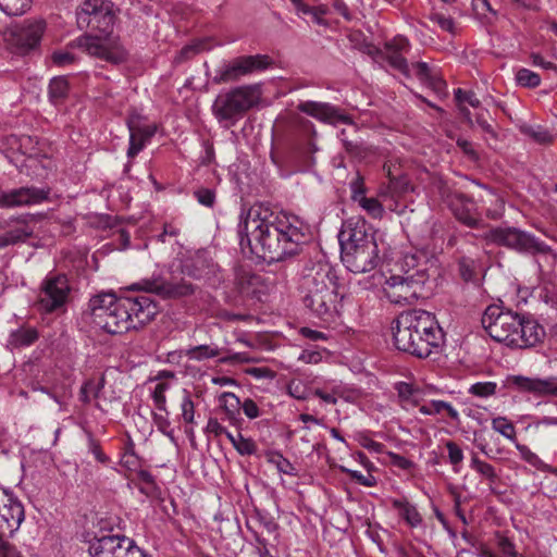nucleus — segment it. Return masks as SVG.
<instances>
[{
    "label": "nucleus",
    "instance_id": "46",
    "mask_svg": "<svg viewBox=\"0 0 557 557\" xmlns=\"http://www.w3.org/2000/svg\"><path fill=\"white\" fill-rule=\"evenodd\" d=\"M455 100L457 103H468L472 108H480L481 101L472 90H463L461 88H457L455 90Z\"/></svg>",
    "mask_w": 557,
    "mask_h": 557
},
{
    "label": "nucleus",
    "instance_id": "57",
    "mask_svg": "<svg viewBox=\"0 0 557 557\" xmlns=\"http://www.w3.org/2000/svg\"><path fill=\"white\" fill-rule=\"evenodd\" d=\"M195 197L197 198L198 202L206 206V207H212L215 200V195L211 189L208 188H201L197 191H195Z\"/></svg>",
    "mask_w": 557,
    "mask_h": 557
},
{
    "label": "nucleus",
    "instance_id": "25",
    "mask_svg": "<svg viewBox=\"0 0 557 557\" xmlns=\"http://www.w3.org/2000/svg\"><path fill=\"white\" fill-rule=\"evenodd\" d=\"M392 506L396 509L399 516L411 527L417 528L422 523V517L417 507L409 503L406 498H395L392 500Z\"/></svg>",
    "mask_w": 557,
    "mask_h": 557
},
{
    "label": "nucleus",
    "instance_id": "21",
    "mask_svg": "<svg viewBox=\"0 0 557 557\" xmlns=\"http://www.w3.org/2000/svg\"><path fill=\"white\" fill-rule=\"evenodd\" d=\"M298 110L324 123L336 125L337 123L354 124L352 119L341 112L338 108L327 102L302 101Z\"/></svg>",
    "mask_w": 557,
    "mask_h": 557
},
{
    "label": "nucleus",
    "instance_id": "40",
    "mask_svg": "<svg viewBox=\"0 0 557 557\" xmlns=\"http://www.w3.org/2000/svg\"><path fill=\"white\" fill-rule=\"evenodd\" d=\"M181 410L184 422L189 424L195 423V404L191 400L189 392L186 389L183 391Z\"/></svg>",
    "mask_w": 557,
    "mask_h": 557
},
{
    "label": "nucleus",
    "instance_id": "52",
    "mask_svg": "<svg viewBox=\"0 0 557 557\" xmlns=\"http://www.w3.org/2000/svg\"><path fill=\"white\" fill-rule=\"evenodd\" d=\"M51 60L58 66H65L73 64L76 61V57L69 50H59L52 53Z\"/></svg>",
    "mask_w": 557,
    "mask_h": 557
},
{
    "label": "nucleus",
    "instance_id": "35",
    "mask_svg": "<svg viewBox=\"0 0 557 557\" xmlns=\"http://www.w3.org/2000/svg\"><path fill=\"white\" fill-rule=\"evenodd\" d=\"M521 132L531 137L534 141L539 144H548L553 140V136L549 131L540 125H525L521 127Z\"/></svg>",
    "mask_w": 557,
    "mask_h": 557
},
{
    "label": "nucleus",
    "instance_id": "48",
    "mask_svg": "<svg viewBox=\"0 0 557 557\" xmlns=\"http://www.w3.org/2000/svg\"><path fill=\"white\" fill-rule=\"evenodd\" d=\"M497 546L506 557H520L522 554L518 553L515 543L507 536L499 535Z\"/></svg>",
    "mask_w": 557,
    "mask_h": 557
},
{
    "label": "nucleus",
    "instance_id": "32",
    "mask_svg": "<svg viewBox=\"0 0 557 557\" xmlns=\"http://www.w3.org/2000/svg\"><path fill=\"white\" fill-rule=\"evenodd\" d=\"M470 467L491 483H495L498 479L495 468L491 463L481 460L476 454L472 455Z\"/></svg>",
    "mask_w": 557,
    "mask_h": 557
},
{
    "label": "nucleus",
    "instance_id": "12",
    "mask_svg": "<svg viewBox=\"0 0 557 557\" xmlns=\"http://www.w3.org/2000/svg\"><path fill=\"white\" fill-rule=\"evenodd\" d=\"M272 60L267 54L242 55L228 62H224L215 70L213 82L226 84L240 79L253 72L268 69Z\"/></svg>",
    "mask_w": 557,
    "mask_h": 557
},
{
    "label": "nucleus",
    "instance_id": "18",
    "mask_svg": "<svg viewBox=\"0 0 557 557\" xmlns=\"http://www.w3.org/2000/svg\"><path fill=\"white\" fill-rule=\"evenodd\" d=\"M25 519V510L21 500L8 492L7 500L0 504V536H12Z\"/></svg>",
    "mask_w": 557,
    "mask_h": 557
},
{
    "label": "nucleus",
    "instance_id": "51",
    "mask_svg": "<svg viewBox=\"0 0 557 557\" xmlns=\"http://www.w3.org/2000/svg\"><path fill=\"white\" fill-rule=\"evenodd\" d=\"M235 449L238 454L245 456L253 455L257 450L256 444L252 440L244 437L240 433L237 434V445Z\"/></svg>",
    "mask_w": 557,
    "mask_h": 557
},
{
    "label": "nucleus",
    "instance_id": "64",
    "mask_svg": "<svg viewBox=\"0 0 557 557\" xmlns=\"http://www.w3.org/2000/svg\"><path fill=\"white\" fill-rule=\"evenodd\" d=\"M206 432L220 436L226 433V429L215 418H210L206 426Z\"/></svg>",
    "mask_w": 557,
    "mask_h": 557
},
{
    "label": "nucleus",
    "instance_id": "63",
    "mask_svg": "<svg viewBox=\"0 0 557 557\" xmlns=\"http://www.w3.org/2000/svg\"><path fill=\"white\" fill-rule=\"evenodd\" d=\"M457 146L466 153L471 160H478L479 156L474 150L472 143L467 139L459 138L457 140Z\"/></svg>",
    "mask_w": 557,
    "mask_h": 557
},
{
    "label": "nucleus",
    "instance_id": "22",
    "mask_svg": "<svg viewBox=\"0 0 557 557\" xmlns=\"http://www.w3.org/2000/svg\"><path fill=\"white\" fill-rule=\"evenodd\" d=\"M449 206L458 221L469 227H475L479 222L475 202L467 195L456 193L450 197Z\"/></svg>",
    "mask_w": 557,
    "mask_h": 557
},
{
    "label": "nucleus",
    "instance_id": "5",
    "mask_svg": "<svg viewBox=\"0 0 557 557\" xmlns=\"http://www.w3.org/2000/svg\"><path fill=\"white\" fill-rule=\"evenodd\" d=\"M395 347L417 358H428L444 341L435 315L414 309L401 312L392 325Z\"/></svg>",
    "mask_w": 557,
    "mask_h": 557
},
{
    "label": "nucleus",
    "instance_id": "3",
    "mask_svg": "<svg viewBox=\"0 0 557 557\" xmlns=\"http://www.w3.org/2000/svg\"><path fill=\"white\" fill-rule=\"evenodd\" d=\"M300 282L302 302L310 313L327 326L337 325L344 294L332 264L322 257L308 260L302 268Z\"/></svg>",
    "mask_w": 557,
    "mask_h": 557
},
{
    "label": "nucleus",
    "instance_id": "11",
    "mask_svg": "<svg viewBox=\"0 0 557 557\" xmlns=\"http://www.w3.org/2000/svg\"><path fill=\"white\" fill-rule=\"evenodd\" d=\"M76 21L81 29L109 34L114 24L113 3L109 0H84L76 9Z\"/></svg>",
    "mask_w": 557,
    "mask_h": 557
},
{
    "label": "nucleus",
    "instance_id": "58",
    "mask_svg": "<svg viewBox=\"0 0 557 557\" xmlns=\"http://www.w3.org/2000/svg\"><path fill=\"white\" fill-rule=\"evenodd\" d=\"M389 462L399 469L409 470L413 467V462L408 458L396 453H388Z\"/></svg>",
    "mask_w": 557,
    "mask_h": 557
},
{
    "label": "nucleus",
    "instance_id": "56",
    "mask_svg": "<svg viewBox=\"0 0 557 557\" xmlns=\"http://www.w3.org/2000/svg\"><path fill=\"white\" fill-rule=\"evenodd\" d=\"M446 448L448 451V458L453 466H458L463 460V453L461 448L451 441L446 443Z\"/></svg>",
    "mask_w": 557,
    "mask_h": 557
},
{
    "label": "nucleus",
    "instance_id": "36",
    "mask_svg": "<svg viewBox=\"0 0 557 557\" xmlns=\"http://www.w3.org/2000/svg\"><path fill=\"white\" fill-rule=\"evenodd\" d=\"M269 462L274 465L280 473L296 476L298 474L295 466L280 453L269 456Z\"/></svg>",
    "mask_w": 557,
    "mask_h": 557
},
{
    "label": "nucleus",
    "instance_id": "9",
    "mask_svg": "<svg viewBox=\"0 0 557 557\" xmlns=\"http://www.w3.org/2000/svg\"><path fill=\"white\" fill-rule=\"evenodd\" d=\"M67 48H78L91 57L112 64L123 63L127 59V51L120 40L109 36L83 35L72 40Z\"/></svg>",
    "mask_w": 557,
    "mask_h": 557
},
{
    "label": "nucleus",
    "instance_id": "61",
    "mask_svg": "<svg viewBox=\"0 0 557 557\" xmlns=\"http://www.w3.org/2000/svg\"><path fill=\"white\" fill-rule=\"evenodd\" d=\"M242 408L245 416L249 419H256L260 414V410L257 404L250 398L245 399V401L242 405Z\"/></svg>",
    "mask_w": 557,
    "mask_h": 557
},
{
    "label": "nucleus",
    "instance_id": "53",
    "mask_svg": "<svg viewBox=\"0 0 557 557\" xmlns=\"http://www.w3.org/2000/svg\"><path fill=\"white\" fill-rule=\"evenodd\" d=\"M431 409L434 411V413H440L445 410L451 420H459L458 411L449 403L443 400H432Z\"/></svg>",
    "mask_w": 557,
    "mask_h": 557
},
{
    "label": "nucleus",
    "instance_id": "8",
    "mask_svg": "<svg viewBox=\"0 0 557 557\" xmlns=\"http://www.w3.org/2000/svg\"><path fill=\"white\" fill-rule=\"evenodd\" d=\"M426 278L424 269H417L414 273L405 276L391 275L385 280L383 293L392 304L410 305L422 296Z\"/></svg>",
    "mask_w": 557,
    "mask_h": 557
},
{
    "label": "nucleus",
    "instance_id": "4",
    "mask_svg": "<svg viewBox=\"0 0 557 557\" xmlns=\"http://www.w3.org/2000/svg\"><path fill=\"white\" fill-rule=\"evenodd\" d=\"M481 321L491 338L510 348L536 347L546 335L544 327L532 315L497 305L488 306Z\"/></svg>",
    "mask_w": 557,
    "mask_h": 557
},
{
    "label": "nucleus",
    "instance_id": "31",
    "mask_svg": "<svg viewBox=\"0 0 557 557\" xmlns=\"http://www.w3.org/2000/svg\"><path fill=\"white\" fill-rule=\"evenodd\" d=\"M69 92V83L65 77H54L49 84V97L51 101L58 103L62 101Z\"/></svg>",
    "mask_w": 557,
    "mask_h": 557
},
{
    "label": "nucleus",
    "instance_id": "54",
    "mask_svg": "<svg viewBox=\"0 0 557 557\" xmlns=\"http://www.w3.org/2000/svg\"><path fill=\"white\" fill-rule=\"evenodd\" d=\"M385 49H393L403 53H408L410 49L409 40L404 36H396L385 44Z\"/></svg>",
    "mask_w": 557,
    "mask_h": 557
},
{
    "label": "nucleus",
    "instance_id": "62",
    "mask_svg": "<svg viewBox=\"0 0 557 557\" xmlns=\"http://www.w3.org/2000/svg\"><path fill=\"white\" fill-rule=\"evenodd\" d=\"M351 191H352V199L355 201L359 200L360 196H364V186H363V180L358 174L357 177L350 183Z\"/></svg>",
    "mask_w": 557,
    "mask_h": 557
},
{
    "label": "nucleus",
    "instance_id": "49",
    "mask_svg": "<svg viewBox=\"0 0 557 557\" xmlns=\"http://www.w3.org/2000/svg\"><path fill=\"white\" fill-rule=\"evenodd\" d=\"M483 133V137L488 146L498 140L497 124L493 121H488L478 126Z\"/></svg>",
    "mask_w": 557,
    "mask_h": 557
},
{
    "label": "nucleus",
    "instance_id": "29",
    "mask_svg": "<svg viewBox=\"0 0 557 557\" xmlns=\"http://www.w3.org/2000/svg\"><path fill=\"white\" fill-rule=\"evenodd\" d=\"M384 53L385 60L393 69L399 71L406 77H410V66L404 57L405 53L393 49H385Z\"/></svg>",
    "mask_w": 557,
    "mask_h": 557
},
{
    "label": "nucleus",
    "instance_id": "19",
    "mask_svg": "<svg viewBox=\"0 0 557 557\" xmlns=\"http://www.w3.org/2000/svg\"><path fill=\"white\" fill-rule=\"evenodd\" d=\"M50 188L21 187L10 191H0V208H15L39 205L48 200Z\"/></svg>",
    "mask_w": 557,
    "mask_h": 557
},
{
    "label": "nucleus",
    "instance_id": "55",
    "mask_svg": "<svg viewBox=\"0 0 557 557\" xmlns=\"http://www.w3.org/2000/svg\"><path fill=\"white\" fill-rule=\"evenodd\" d=\"M343 471L347 472L351 479H354L356 482L363 486L371 487L376 484L375 478L371 474L364 475L360 471L348 470L345 468H343Z\"/></svg>",
    "mask_w": 557,
    "mask_h": 557
},
{
    "label": "nucleus",
    "instance_id": "28",
    "mask_svg": "<svg viewBox=\"0 0 557 557\" xmlns=\"http://www.w3.org/2000/svg\"><path fill=\"white\" fill-rule=\"evenodd\" d=\"M220 355V349L216 346L199 345L190 347L186 350L185 356L189 360L203 361Z\"/></svg>",
    "mask_w": 557,
    "mask_h": 557
},
{
    "label": "nucleus",
    "instance_id": "2",
    "mask_svg": "<svg viewBox=\"0 0 557 557\" xmlns=\"http://www.w3.org/2000/svg\"><path fill=\"white\" fill-rule=\"evenodd\" d=\"M88 309L92 322L109 334L138 330L158 313L157 304L147 295L117 298L112 293H101L90 298Z\"/></svg>",
    "mask_w": 557,
    "mask_h": 557
},
{
    "label": "nucleus",
    "instance_id": "38",
    "mask_svg": "<svg viewBox=\"0 0 557 557\" xmlns=\"http://www.w3.org/2000/svg\"><path fill=\"white\" fill-rule=\"evenodd\" d=\"M516 81L520 86L527 88H535L541 84L540 75L524 67L517 71Z\"/></svg>",
    "mask_w": 557,
    "mask_h": 557
},
{
    "label": "nucleus",
    "instance_id": "27",
    "mask_svg": "<svg viewBox=\"0 0 557 557\" xmlns=\"http://www.w3.org/2000/svg\"><path fill=\"white\" fill-rule=\"evenodd\" d=\"M220 405L224 409L228 421L232 424H236L238 422L239 409L242 407L239 398L231 393L224 392L220 396Z\"/></svg>",
    "mask_w": 557,
    "mask_h": 557
},
{
    "label": "nucleus",
    "instance_id": "20",
    "mask_svg": "<svg viewBox=\"0 0 557 557\" xmlns=\"http://www.w3.org/2000/svg\"><path fill=\"white\" fill-rule=\"evenodd\" d=\"M131 540L119 534L102 535L90 543L88 550L91 557H125Z\"/></svg>",
    "mask_w": 557,
    "mask_h": 557
},
{
    "label": "nucleus",
    "instance_id": "34",
    "mask_svg": "<svg viewBox=\"0 0 557 557\" xmlns=\"http://www.w3.org/2000/svg\"><path fill=\"white\" fill-rule=\"evenodd\" d=\"M30 8V0H0V9L8 15H22Z\"/></svg>",
    "mask_w": 557,
    "mask_h": 557
},
{
    "label": "nucleus",
    "instance_id": "41",
    "mask_svg": "<svg viewBox=\"0 0 557 557\" xmlns=\"http://www.w3.org/2000/svg\"><path fill=\"white\" fill-rule=\"evenodd\" d=\"M497 384L495 382H478L469 387V393L481 397L487 398L496 394Z\"/></svg>",
    "mask_w": 557,
    "mask_h": 557
},
{
    "label": "nucleus",
    "instance_id": "37",
    "mask_svg": "<svg viewBox=\"0 0 557 557\" xmlns=\"http://www.w3.org/2000/svg\"><path fill=\"white\" fill-rule=\"evenodd\" d=\"M357 202L369 215L374 219H381L384 214V208L376 198L360 196Z\"/></svg>",
    "mask_w": 557,
    "mask_h": 557
},
{
    "label": "nucleus",
    "instance_id": "13",
    "mask_svg": "<svg viewBox=\"0 0 557 557\" xmlns=\"http://www.w3.org/2000/svg\"><path fill=\"white\" fill-rule=\"evenodd\" d=\"M69 293L70 286L64 275L47 277L42 283L37 306L40 311L53 312L64 306Z\"/></svg>",
    "mask_w": 557,
    "mask_h": 557
},
{
    "label": "nucleus",
    "instance_id": "60",
    "mask_svg": "<svg viewBox=\"0 0 557 557\" xmlns=\"http://www.w3.org/2000/svg\"><path fill=\"white\" fill-rule=\"evenodd\" d=\"M299 360L305 363H319L322 360V352L318 350L305 349L300 356Z\"/></svg>",
    "mask_w": 557,
    "mask_h": 557
},
{
    "label": "nucleus",
    "instance_id": "43",
    "mask_svg": "<svg viewBox=\"0 0 557 557\" xmlns=\"http://www.w3.org/2000/svg\"><path fill=\"white\" fill-rule=\"evenodd\" d=\"M338 137L343 141V146L345 150L355 158H360L363 156L364 149L362 147V144L358 140H348L346 138V131L342 129L338 134Z\"/></svg>",
    "mask_w": 557,
    "mask_h": 557
},
{
    "label": "nucleus",
    "instance_id": "15",
    "mask_svg": "<svg viewBox=\"0 0 557 557\" xmlns=\"http://www.w3.org/2000/svg\"><path fill=\"white\" fill-rule=\"evenodd\" d=\"M137 289H141L147 293H152L160 296L163 299H176L186 297L195 292V286L185 280H164L161 277L152 280H143L135 284Z\"/></svg>",
    "mask_w": 557,
    "mask_h": 557
},
{
    "label": "nucleus",
    "instance_id": "47",
    "mask_svg": "<svg viewBox=\"0 0 557 557\" xmlns=\"http://www.w3.org/2000/svg\"><path fill=\"white\" fill-rule=\"evenodd\" d=\"M87 447L88 450L95 456L97 461L100 463H108L109 458L101 450L100 443L89 432L87 433Z\"/></svg>",
    "mask_w": 557,
    "mask_h": 557
},
{
    "label": "nucleus",
    "instance_id": "39",
    "mask_svg": "<svg viewBox=\"0 0 557 557\" xmlns=\"http://www.w3.org/2000/svg\"><path fill=\"white\" fill-rule=\"evenodd\" d=\"M387 174L389 176L388 189L392 194V197H398L404 193H407L411 189L409 182L406 177H394L392 176L391 168H387Z\"/></svg>",
    "mask_w": 557,
    "mask_h": 557
},
{
    "label": "nucleus",
    "instance_id": "45",
    "mask_svg": "<svg viewBox=\"0 0 557 557\" xmlns=\"http://www.w3.org/2000/svg\"><path fill=\"white\" fill-rule=\"evenodd\" d=\"M287 393L289 396L299 400H305L310 395V392L308 391L306 385L299 380H292L287 384Z\"/></svg>",
    "mask_w": 557,
    "mask_h": 557
},
{
    "label": "nucleus",
    "instance_id": "14",
    "mask_svg": "<svg viewBox=\"0 0 557 557\" xmlns=\"http://www.w3.org/2000/svg\"><path fill=\"white\" fill-rule=\"evenodd\" d=\"M34 234L28 214L10 216L0 221V249L27 242Z\"/></svg>",
    "mask_w": 557,
    "mask_h": 557
},
{
    "label": "nucleus",
    "instance_id": "24",
    "mask_svg": "<svg viewBox=\"0 0 557 557\" xmlns=\"http://www.w3.org/2000/svg\"><path fill=\"white\" fill-rule=\"evenodd\" d=\"M410 66V77L414 75L423 85L432 88L435 92L442 94L446 89V83L436 73H434L428 63L416 62Z\"/></svg>",
    "mask_w": 557,
    "mask_h": 557
},
{
    "label": "nucleus",
    "instance_id": "1",
    "mask_svg": "<svg viewBox=\"0 0 557 557\" xmlns=\"http://www.w3.org/2000/svg\"><path fill=\"white\" fill-rule=\"evenodd\" d=\"M244 253L271 263L297 255L309 235V226L297 216L256 203L243 210L237 226Z\"/></svg>",
    "mask_w": 557,
    "mask_h": 557
},
{
    "label": "nucleus",
    "instance_id": "50",
    "mask_svg": "<svg viewBox=\"0 0 557 557\" xmlns=\"http://www.w3.org/2000/svg\"><path fill=\"white\" fill-rule=\"evenodd\" d=\"M516 448L520 451L521 457L524 461L530 463L531 466L541 469L543 466V461L540 459V457L530 450L529 447L525 445H521L519 443H516Z\"/></svg>",
    "mask_w": 557,
    "mask_h": 557
},
{
    "label": "nucleus",
    "instance_id": "44",
    "mask_svg": "<svg viewBox=\"0 0 557 557\" xmlns=\"http://www.w3.org/2000/svg\"><path fill=\"white\" fill-rule=\"evenodd\" d=\"M429 18L436 23L442 30L450 34L455 33V21L450 16H446L440 12H431Z\"/></svg>",
    "mask_w": 557,
    "mask_h": 557
},
{
    "label": "nucleus",
    "instance_id": "23",
    "mask_svg": "<svg viewBox=\"0 0 557 557\" xmlns=\"http://www.w3.org/2000/svg\"><path fill=\"white\" fill-rule=\"evenodd\" d=\"M129 129V147L127 149V157L134 158L137 156L146 143L156 134L157 126L149 125H135L132 121L127 123Z\"/></svg>",
    "mask_w": 557,
    "mask_h": 557
},
{
    "label": "nucleus",
    "instance_id": "16",
    "mask_svg": "<svg viewBox=\"0 0 557 557\" xmlns=\"http://www.w3.org/2000/svg\"><path fill=\"white\" fill-rule=\"evenodd\" d=\"M46 28L47 24L45 20L27 18L11 28L10 40L24 51L32 50L40 44Z\"/></svg>",
    "mask_w": 557,
    "mask_h": 557
},
{
    "label": "nucleus",
    "instance_id": "6",
    "mask_svg": "<svg viewBox=\"0 0 557 557\" xmlns=\"http://www.w3.org/2000/svg\"><path fill=\"white\" fill-rule=\"evenodd\" d=\"M338 239L342 261L350 272L366 273L376 268L380 261L377 244L363 219L345 221Z\"/></svg>",
    "mask_w": 557,
    "mask_h": 557
},
{
    "label": "nucleus",
    "instance_id": "30",
    "mask_svg": "<svg viewBox=\"0 0 557 557\" xmlns=\"http://www.w3.org/2000/svg\"><path fill=\"white\" fill-rule=\"evenodd\" d=\"M492 429L512 443H517V432L513 423L506 417H496L492 420Z\"/></svg>",
    "mask_w": 557,
    "mask_h": 557
},
{
    "label": "nucleus",
    "instance_id": "10",
    "mask_svg": "<svg viewBox=\"0 0 557 557\" xmlns=\"http://www.w3.org/2000/svg\"><path fill=\"white\" fill-rule=\"evenodd\" d=\"M486 238L494 244L505 246L520 252L547 255L552 248L534 235L516 227H495L490 230Z\"/></svg>",
    "mask_w": 557,
    "mask_h": 557
},
{
    "label": "nucleus",
    "instance_id": "59",
    "mask_svg": "<svg viewBox=\"0 0 557 557\" xmlns=\"http://www.w3.org/2000/svg\"><path fill=\"white\" fill-rule=\"evenodd\" d=\"M8 537L0 536V557H21L16 548L7 541Z\"/></svg>",
    "mask_w": 557,
    "mask_h": 557
},
{
    "label": "nucleus",
    "instance_id": "26",
    "mask_svg": "<svg viewBox=\"0 0 557 557\" xmlns=\"http://www.w3.org/2000/svg\"><path fill=\"white\" fill-rule=\"evenodd\" d=\"M38 339V332L34 327H20L10 334L9 345L13 348L27 347Z\"/></svg>",
    "mask_w": 557,
    "mask_h": 557
},
{
    "label": "nucleus",
    "instance_id": "33",
    "mask_svg": "<svg viewBox=\"0 0 557 557\" xmlns=\"http://www.w3.org/2000/svg\"><path fill=\"white\" fill-rule=\"evenodd\" d=\"M210 49H211V46H210L208 39L197 40L190 45L183 47L176 57V61L177 62L186 61V60L190 59L191 57L196 55L197 53L207 51Z\"/></svg>",
    "mask_w": 557,
    "mask_h": 557
},
{
    "label": "nucleus",
    "instance_id": "7",
    "mask_svg": "<svg viewBox=\"0 0 557 557\" xmlns=\"http://www.w3.org/2000/svg\"><path fill=\"white\" fill-rule=\"evenodd\" d=\"M261 98L259 85H243L221 92L212 104V114L224 127L235 125Z\"/></svg>",
    "mask_w": 557,
    "mask_h": 557
},
{
    "label": "nucleus",
    "instance_id": "17",
    "mask_svg": "<svg viewBox=\"0 0 557 557\" xmlns=\"http://www.w3.org/2000/svg\"><path fill=\"white\" fill-rule=\"evenodd\" d=\"M506 385L519 393L532 394L535 397H557V376L531 377L512 374L506 377Z\"/></svg>",
    "mask_w": 557,
    "mask_h": 557
},
{
    "label": "nucleus",
    "instance_id": "42",
    "mask_svg": "<svg viewBox=\"0 0 557 557\" xmlns=\"http://www.w3.org/2000/svg\"><path fill=\"white\" fill-rule=\"evenodd\" d=\"M169 384L164 382H160L156 385L153 392H152V399L154 403V406L158 410L166 411V397L165 392L169 389Z\"/></svg>",
    "mask_w": 557,
    "mask_h": 557
}]
</instances>
